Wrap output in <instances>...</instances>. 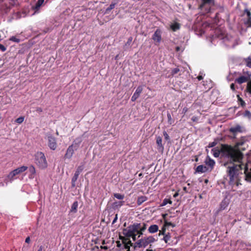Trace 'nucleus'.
Masks as SVG:
<instances>
[{
    "label": "nucleus",
    "mask_w": 251,
    "mask_h": 251,
    "mask_svg": "<svg viewBox=\"0 0 251 251\" xmlns=\"http://www.w3.org/2000/svg\"><path fill=\"white\" fill-rule=\"evenodd\" d=\"M222 151L225 157L228 159L224 163L226 167V173L228 177V183L231 186L241 185L240 180L243 175L242 170H244L245 179L251 182V163L244 165L241 162L243 154L239 150L230 146L225 145Z\"/></svg>",
    "instance_id": "nucleus-1"
},
{
    "label": "nucleus",
    "mask_w": 251,
    "mask_h": 251,
    "mask_svg": "<svg viewBox=\"0 0 251 251\" xmlns=\"http://www.w3.org/2000/svg\"><path fill=\"white\" fill-rule=\"evenodd\" d=\"M35 163L40 169H45L48 167V163L44 153L37 152L35 154Z\"/></svg>",
    "instance_id": "nucleus-2"
},
{
    "label": "nucleus",
    "mask_w": 251,
    "mask_h": 251,
    "mask_svg": "<svg viewBox=\"0 0 251 251\" xmlns=\"http://www.w3.org/2000/svg\"><path fill=\"white\" fill-rule=\"evenodd\" d=\"M156 239L152 236L143 238L136 242L134 246V248H145L149 245L156 241Z\"/></svg>",
    "instance_id": "nucleus-3"
},
{
    "label": "nucleus",
    "mask_w": 251,
    "mask_h": 251,
    "mask_svg": "<svg viewBox=\"0 0 251 251\" xmlns=\"http://www.w3.org/2000/svg\"><path fill=\"white\" fill-rule=\"evenodd\" d=\"M140 227V223H134L124 229L123 234L127 237H131L132 236H134V234L138 231Z\"/></svg>",
    "instance_id": "nucleus-4"
},
{
    "label": "nucleus",
    "mask_w": 251,
    "mask_h": 251,
    "mask_svg": "<svg viewBox=\"0 0 251 251\" xmlns=\"http://www.w3.org/2000/svg\"><path fill=\"white\" fill-rule=\"evenodd\" d=\"M251 72L248 71H245V70H243V75L236 78L235 80V82L239 84H241L243 83H245L247 82L249 83V82L251 81ZM248 84V83H247V84Z\"/></svg>",
    "instance_id": "nucleus-5"
},
{
    "label": "nucleus",
    "mask_w": 251,
    "mask_h": 251,
    "mask_svg": "<svg viewBox=\"0 0 251 251\" xmlns=\"http://www.w3.org/2000/svg\"><path fill=\"white\" fill-rule=\"evenodd\" d=\"M48 146L52 150H55L57 148V143L55 137L52 135H49L48 137Z\"/></svg>",
    "instance_id": "nucleus-6"
},
{
    "label": "nucleus",
    "mask_w": 251,
    "mask_h": 251,
    "mask_svg": "<svg viewBox=\"0 0 251 251\" xmlns=\"http://www.w3.org/2000/svg\"><path fill=\"white\" fill-rule=\"evenodd\" d=\"M245 130L244 127L239 125H237L229 129V131L232 133L234 135H236L237 133H242Z\"/></svg>",
    "instance_id": "nucleus-7"
},
{
    "label": "nucleus",
    "mask_w": 251,
    "mask_h": 251,
    "mask_svg": "<svg viewBox=\"0 0 251 251\" xmlns=\"http://www.w3.org/2000/svg\"><path fill=\"white\" fill-rule=\"evenodd\" d=\"M117 243L118 247L122 246L125 250V251H130V247L132 245V243L128 239H125L122 244L120 243L119 241Z\"/></svg>",
    "instance_id": "nucleus-8"
},
{
    "label": "nucleus",
    "mask_w": 251,
    "mask_h": 251,
    "mask_svg": "<svg viewBox=\"0 0 251 251\" xmlns=\"http://www.w3.org/2000/svg\"><path fill=\"white\" fill-rule=\"evenodd\" d=\"M204 163L209 168V172L211 171L213 169L215 165V161L211 159L209 156H207L206 157L204 160Z\"/></svg>",
    "instance_id": "nucleus-9"
},
{
    "label": "nucleus",
    "mask_w": 251,
    "mask_h": 251,
    "mask_svg": "<svg viewBox=\"0 0 251 251\" xmlns=\"http://www.w3.org/2000/svg\"><path fill=\"white\" fill-rule=\"evenodd\" d=\"M161 34L162 31L159 28L157 29L152 35V40L155 42L160 43L161 41Z\"/></svg>",
    "instance_id": "nucleus-10"
},
{
    "label": "nucleus",
    "mask_w": 251,
    "mask_h": 251,
    "mask_svg": "<svg viewBox=\"0 0 251 251\" xmlns=\"http://www.w3.org/2000/svg\"><path fill=\"white\" fill-rule=\"evenodd\" d=\"M82 141V138L78 137L76 138L73 142V144L70 146L74 150L76 151L79 147L80 144Z\"/></svg>",
    "instance_id": "nucleus-11"
},
{
    "label": "nucleus",
    "mask_w": 251,
    "mask_h": 251,
    "mask_svg": "<svg viewBox=\"0 0 251 251\" xmlns=\"http://www.w3.org/2000/svg\"><path fill=\"white\" fill-rule=\"evenodd\" d=\"M75 151V150L72 148L70 146H69V147L67 149L66 152L65 154L64 157L65 158L70 159L73 155Z\"/></svg>",
    "instance_id": "nucleus-12"
},
{
    "label": "nucleus",
    "mask_w": 251,
    "mask_h": 251,
    "mask_svg": "<svg viewBox=\"0 0 251 251\" xmlns=\"http://www.w3.org/2000/svg\"><path fill=\"white\" fill-rule=\"evenodd\" d=\"M208 171H209V168L203 165H199L196 169V173H204Z\"/></svg>",
    "instance_id": "nucleus-13"
},
{
    "label": "nucleus",
    "mask_w": 251,
    "mask_h": 251,
    "mask_svg": "<svg viewBox=\"0 0 251 251\" xmlns=\"http://www.w3.org/2000/svg\"><path fill=\"white\" fill-rule=\"evenodd\" d=\"M162 138L160 136H158L156 138V144L157 145V149L159 151H163L164 150V147L162 145Z\"/></svg>",
    "instance_id": "nucleus-14"
},
{
    "label": "nucleus",
    "mask_w": 251,
    "mask_h": 251,
    "mask_svg": "<svg viewBox=\"0 0 251 251\" xmlns=\"http://www.w3.org/2000/svg\"><path fill=\"white\" fill-rule=\"evenodd\" d=\"M124 203L125 201H115L112 204V208L114 209H119L124 204Z\"/></svg>",
    "instance_id": "nucleus-15"
},
{
    "label": "nucleus",
    "mask_w": 251,
    "mask_h": 251,
    "mask_svg": "<svg viewBox=\"0 0 251 251\" xmlns=\"http://www.w3.org/2000/svg\"><path fill=\"white\" fill-rule=\"evenodd\" d=\"M29 172L30 173L29 178L31 179L34 178L36 174V170L33 165H31L29 167Z\"/></svg>",
    "instance_id": "nucleus-16"
},
{
    "label": "nucleus",
    "mask_w": 251,
    "mask_h": 251,
    "mask_svg": "<svg viewBox=\"0 0 251 251\" xmlns=\"http://www.w3.org/2000/svg\"><path fill=\"white\" fill-rule=\"evenodd\" d=\"M158 230V226L156 225H151L148 229V231L150 233H154Z\"/></svg>",
    "instance_id": "nucleus-17"
},
{
    "label": "nucleus",
    "mask_w": 251,
    "mask_h": 251,
    "mask_svg": "<svg viewBox=\"0 0 251 251\" xmlns=\"http://www.w3.org/2000/svg\"><path fill=\"white\" fill-rule=\"evenodd\" d=\"M44 2V0H38L37 2L35 4V5L33 6V9L36 11H38L40 7L43 4Z\"/></svg>",
    "instance_id": "nucleus-18"
},
{
    "label": "nucleus",
    "mask_w": 251,
    "mask_h": 251,
    "mask_svg": "<svg viewBox=\"0 0 251 251\" xmlns=\"http://www.w3.org/2000/svg\"><path fill=\"white\" fill-rule=\"evenodd\" d=\"M20 174L17 169L11 172L8 175V177L9 179L12 180L14 178V176L16 175Z\"/></svg>",
    "instance_id": "nucleus-19"
},
{
    "label": "nucleus",
    "mask_w": 251,
    "mask_h": 251,
    "mask_svg": "<svg viewBox=\"0 0 251 251\" xmlns=\"http://www.w3.org/2000/svg\"><path fill=\"white\" fill-rule=\"evenodd\" d=\"M78 205V204L77 201H74L71 206L70 212L74 213H76L77 211Z\"/></svg>",
    "instance_id": "nucleus-20"
},
{
    "label": "nucleus",
    "mask_w": 251,
    "mask_h": 251,
    "mask_svg": "<svg viewBox=\"0 0 251 251\" xmlns=\"http://www.w3.org/2000/svg\"><path fill=\"white\" fill-rule=\"evenodd\" d=\"M170 27L173 31H176L177 30L179 29L180 25L178 23H175L171 25Z\"/></svg>",
    "instance_id": "nucleus-21"
},
{
    "label": "nucleus",
    "mask_w": 251,
    "mask_h": 251,
    "mask_svg": "<svg viewBox=\"0 0 251 251\" xmlns=\"http://www.w3.org/2000/svg\"><path fill=\"white\" fill-rule=\"evenodd\" d=\"M147 200V198L146 196H142L138 197L137 201V204L138 205H141L144 202L146 201Z\"/></svg>",
    "instance_id": "nucleus-22"
},
{
    "label": "nucleus",
    "mask_w": 251,
    "mask_h": 251,
    "mask_svg": "<svg viewBox=\"0 0 251 251\" xmlns=\"http://www.w3.org/2000/svg\"><path fill=\"white\" fill-rule=\"evenodd\" d=\"M180 71V70L178 68H175L172 70L171 73L170 75H169L167 77H171L175 75L176 74L178 73Z\"/></svg>",
    "instance_id": "nucleus-23"
},
{
    "label": "nucleus",
    "mask_w": 251,
    "mask_h": 251,
    "mask_svg": "<svg viewBox=\"0 0 251 251\" xmlns=\"http://www.w3.org/2000/svg\"><path fill=\"white\" fill-rule=\"evenodd\" d=\"M142 91H143V86H139L137 88L135 92H134V93L133 94L134 95H136L138 97H139L140 96L141 93H142Z\"/></svg>",
    "instance_id": "nucleus-24"
},
{
    "label": "nucleus",
    "mask_w": 251,
    "mask_h": 251,
    "mask_svg": "<svg viewBox=\"0 0 251 251\" xmlns=\"http://www.w3.org/2000/svg\"><path fill=\"white\" fill-rule=\"evenodd\" d=\"M116 4V3L115 2H112L111 3V4L109 5L108 7H107L104 12V14H108L109 13V12L113 9L114 8L115 5Z\"/></svg>",
    "instance_id": "nucleus-25"
},
{
    "label": "nucleus",
    "mask_w": 251,
    "mask_h": 251,
    "mask_svg": "<svg viewBox=\"0 0 251 251\" xmlns=\"http://www.w3.org/2000/svg\"><path fill=\"white\" fill-rule=\"evenodd\" d=\"M78 176H78L77 175L74 174V176L72 177V182H71V184H72V187L74 188L75 187V185H76L75 182L76 181V180L78 177Z\"/></svg>",
    "instance_id": "nucleus-26"
},
{
    "label": "nucleus",
    "mask_w": 251,
    "mask_h": 251,
    "mask_svg": "<svg viewBox=\"0 0 251 251\" xmlns=\"http://www.w3.org/2000/svg\"><path fill=\"white\" fill-rule=\"evenodd\" d=\"M164 237H163V240L165 241V242L166 243H168V242L170 240L171 238V235L169 233H168L167 234H165V235H164Z\"/></svg>",
    "instance_id": "nucleus-27"
},
{
    "label": "nucleus",
    "mask_w": 251,
    "mask_h": 251,
    "mask_svg": "<svg viewBox=\"0 0 251 251\" xmlns=\"http://www.w3.org/2000/svg\"><path fill=\"white\" fill-rule=\"evenodd\" d=\"M168 203L172 204V201L168 199H165L163 201L162 203L161 204V206H164L166 205H167Z\"/></svg>",
    "instance_id": "nucleus-28"
},
{
    "label": "nucleus",
    "mask_w": 251,
    "mask_h": 251,
    "mask_svg": "<svg viewBox=\"0 0 251 251\" xmlns=\"http://www.w3.org/2000/svg\"><path fill=\"white\" fill-rule=\"evenodd\" d=\"M114 197L118 200H122L125 198L124 195H122L119 193H114Z\"/></svg>",
    "instance_id": "nucleus-29"
},
{
    "label": "nucleus",
    "mask_w": 251,
    "mask_h": 251,
    "mask_svg": "<svg viewBox=\"0 0 251 251\" xmlns=\"http://www.w3.org/2000/svg\"><path fill=\"white\" fill-rule=\"evenodd\" d=\"M236 245L238 246L239 248H245L247 245L245 244L241 240H238L236 243Z\"/></svg>",
    "instance_id": "nucleus-30"
},
{
    "label": "nucleus",
    "mask_w": 251,
    "mask_h": 251,
    "mask_svg": "<svg viewBox=\"0 0 251 251\" xmlns=\"http://www.w3.org/2000/svg\"><path fill=\"white\" fill-rule=\"evenodd\" d=\"M19 174H21L25 171L27 169V167L26 166H22L17 168Z\"/></svg>",
    "instance_id": "nucleus-31"
},
{
    "label": "nucleus",
    "mask_w": 251,
    "mask_h": 251,
    "mask_svg": "<svg viewBox=\"0 0 251 251\" xmlns=\"http://www.w3.org/2000/svg\"><path fill=\"white\" fill-rule=\"evenodd\" d=\"M83 169V166H78L77 167L76 171L75 172V174L79 176L80 175V174L81 173V172L82 171Z\"/></svg>",
    "instance_id": "nucleus-32"
},
{
    "label": "nucleus",
    "mask_w": 251,
    "mask_h": 251,
    "mask_svg": "<svg viewBox=\"0 0 251 251\" xmlns=\"http://www.w3.org/2000/svg\"><path fill=\"white\" fill-rule=\"evenodd\" d=\"M132 41V37H129L128 38L127 41L125 44V47H130L131 46Z\"/></svg>",
    "instance_id": "nucleus-33"
},
{
    "label": "nucleus",
    "mask_w": 251,
    "mask_h": 251,
    "mask_svg": "<svg viewBox=\"0 0 251 251\" xmlns=\"http://www.w3.org/2000/svg\"><path fill=\"white\" fill-rule=\"evenodd\" d=\"M237 98H238V100L240 104L243 107L245 106L246 103H245V101L242 100V99L241 98H240L239 95H237Z\"/></svg>",
    "instance_id": "nucleus-34"
},
{
    "label": "nucleus",
    "mask_w": 251,
    "mask_h": 251,
    "mask_svg": "<svg viewBox=\"0 0 251 251\" xmlns=\"http://www.w3.org/2000/svg\"><path fill=\"white\" fill-rule=\"evenodd\" d=\"M246 65L248 67L251 68V56L249 57L245 60Z\"/></svg>",
    "instance_id": "nucleus-35"
},
{
    "label": "nucleus",
    "mask_w": 251,
    "mask_h": 251,
    "mask_svg": "<svg viewBox=\"0 0 251 251\" xmlns=\"http://www.w3.org/2000/svg\"><path fill=\"white\" fill-rule=\"evenodd\" d=\"M244 116L248 118L249 119L251 118V113L249 110H246L244 113Z\"/></svg>",
    "instance_id": "nucleus-36"
},
{
    "label": "nucleus",
    "mask_w": 251,
    "mask_h": 251,
    "mask_svg": "<svg viewBox=\"0 0 251 251\" xmlns=\"http://www.w3.org/2000/svg\"><path fill=\"white\" fill-rule=\"evenodd\" d=\"M24 117L21 116L16 120V122L19 124H22L24 122Z\"/></svg>",
    "instance_id": "nucleus-37"
},
{
    "label": "nucleus",
    "mask_w": 251,
    "mask_h": 251,
    "mask_svg": "<svg viewBox=\"0 0 251 251\" xmlns=\"http://www.w3.org/2000/svg\"><path fill=\"white\" fill-rule=\"evenodd\" d=\"M9 40L11 41H13L16 43H19L20 41V40L15 36H12L9 38Z\"/></svg>",
    "instance_id": "nucleus-38"
},
{
    "label": "nucleus",
    "mask_w": 251,
    "mask_h": 251,
    "mask_svg": "<svg viewBox=\"0 0 251 251\" xmlns=\"http://www.w3.org/2000/svg\"><path fill=\"white\" fill-rule=\"evenodd\" d=\"M212 151H214L213 152V155L215 157H219V156L220 155V151H219V150H214V149H212Z\"/></svg>",
    "instance_id": "nucleus-39"
},
{
    "label": "nucleus",
    "mask_w": 251,
    "mask_h": 251,
    "mask_svg": "<svg viewBox=\"0 0 251 251\" xmlns=\"http://www.w3.org/2000/svg\"><path fill=\"white\" fill-rule=\"evenodd\" d=\"M167 118H168V123L170 125H171L173 123V122H172V117H171V115L170 113H167Z\"/></svg>",
    "instance_id": "nucleus-40"
},
{
    "label": "nucleus",
    "mask_w": 251,
    "mask_h": 251,
    "mask_svg": "<svg viewBox=\"0 0 251 251\" xmlns=\"http://www.w3.org/2000/svg\"><path fill=\"white\" fill-rule=\"evenodd\" d=\"M247 90L251 94V81L248 83V86H247Z\"/></svg>",
    "instance_id": "nucleus-41"
},
{
    "label": "nucleus",
    "mask_w": 251,
    "mask_h": 251,
    "mask_svg": "<svg viewBox=\"0 0 251 251\" xmlns=\"http://www.w3.org/2000/svg\"><path fill=\"white\" fill-rule=\"evenodd\" d=\"M140 231L141 232H143L144 231V230L146 229V224H143V226H141V225H140V227L139 228Z\"/></svg>",
    "instance_id": "nucleus-42"
},
{
    "label": "nucleus",
    "mask_w": 251,
    "mask_h": 251,
    "mask_svg": "<svg viewBox=\"0 0 251 251\" xmlns=\"http://www.w3.org/2000/svg\"><path fill=\"white\" fill-rule=\"evenodd\" d=\"M217 142L216 141L210 142L209 143L208 147V148H212V147L215 146L217 145Z\"/></svg>",
    "instance_id": "nucleus-43"
},
{
    "label": "nucleus",
    "mask_w": 251,
    "mask_h": 251,
    "mask_svg": "<svg viewBox=\"0 0 251 251\" xmlns=\"http://www.w3.org/2000/svg\"><path fill=\"white\" fill-rule=\"evenodd\" d=\"M203 3L201 5V7L203 6L204 4L211 3L213 0H201Z\"/></svg>",
    "instance_id": "nucleus-44"
},
{
    "label": "nucleus",
    "mask_w": 251,
    "mask_h": 251,
    "mask_svg": "<svg viewBox=\"0 0 251 251\" xmlns=\"http://www.w3.org/2000/svg\"><path fill=\"white\" fill-rule=\"evenodd\" d=\"M163 133V135L164 136L165 140H170L169 136L166 131H164Z\"/></svg>",
    "instance_id": "nucleus-45"
},
{
    "label": "nucleus",
    "mask_w": 251,
    "mask_h": 251,
    "mask_svg": "<svg viewBox=\"0 0 251 251\" xmlns=\"http://www.w3.org/2000/svg\"><path fill=\"white\" fill-rule=\"evenodd\" d=\"M169 226L174 227L175 226V225L171 222H168L167 221H165L164 226Z\"/></svg>",
    "instance_id": "nucleus-46"
},
{
    "label": "nucleus",
    "mask_w": 251,
    "mask_h": 251,
    "mask_svg": "<svg viewBox=\"0 0 251 251\" xmlns=\"http://www.w3.org/2000/svg\"><path fill=\"white\" fill-rule=\"evenodd\" d=\"M0 50L2 51H5L6 50V48L3 45L0 44Z\"/></svg>",
    "instance_id": "nucleus-47"
},
{
    "label": "nucleus",
    "mask_w": 251,
    "mask_h": 251,
    "mask_svg": "<svg viewBox=\"0 0 251 251\" xmlns=\"http://www.w3.org/2000/svg\"><path fill=\"white\" fill-rule=\"evenodd\" d=\"M139 97H138L137 96H136V95H134V94L133 95V96H132L131 97V100L132 101H135L137 99V98H138Z\"/></svg>",
    "instance_id": "nucleus-48"
},
{
    "label": "nucleus",
    "mask_w": 251,
    "mask_h": 251,
    "mask_svg": "<svg viewBox=\"0 0 251 251\" xmlns=\"http://www.w3.org/2000/svg\"><path fill=\"white\" fill-rule=\"evenodd\" d=\"M246 12L247 13L248 18H249V19H251V13L248 10H246Z\"/></svg>",
    "instance_id": "nucleus-49"
},
{
    "label": "nucleus",
    "mask_w": 251,
    "mask_h": 251,
    "mask_svg": "<svg viewBox=\"0 0 251 251\" xmlns=\"http://www.w3.org/2000/svg\"><path fill=\"white\" fill-rule=\"evenodd\" d=\"M166 231V228L165 227H163L162 229V230L161 231H160V233L159 234H162V235H165V232Z\"/></svg>",
    "instance_id": "nucleus-50"
},
{
    "label": "nucleus",
    "mask_w": 251,
    "mask_h": 251,
    "mask_svg": "<svg viewBox=\"0 0 251 251\" xmlns=\"http://www.w3.org/2000/svg\"><path fill=\"white\" fill-rule=\"evenodd\" d=\"M117 219H118V215H117V214H116V215H115V218H114V219H113V221H112V224H115V223L117 222Z\"/></svg>",
    "instance_id": "nucleus-51"
},
{
    "label": "nucleus",
    "mask_w": 251,
    "mask_h": 251,
    "mask_svg": "<svg viewBox=\"0 0 251 251\" xmlns=\"http://www.w3.org/2000/svg\"><path fill=\"white\" fill-rule=\"evenodd\" d=\"M191 120L193 122H197L198 121V118L196 116H193Z\"/></svg>",
    "instance_id": "nucleus-52"
},
{
    "label": "nucleus",
    "mask_w": 251,
    "mask_h": 251,
    "mask_svg": "<svg viewBox=\"0 0 251 251\" xmlns=\"http://www.w3.org/2000/svg\"><path fill=\"white\" fill-rule=\"evenodd\" d=\"M36 111L38 113H41L43 112V109L41 107H37L36 109Z\"/></svg>",
    "instance_id": "nucleus-53"
},
{
    "label": "nucleus",
    "mask_w": 251,
    "mask_h": 251,
    "mask_svg": "<svg viewBox=\"0 0 251 251\" xmlns=\"http://www.w3.org/2000/svg\"><path fill=\"white\" fill-rule=\"evenodd\" d=\"M230 88L232 91L235 90V85H234V83L231 84Z\"/></svg>",
    "instance_id": "nucleus-54"
},
{
    "label": "nucleus",
    "mask_w": 251,
    "mask_h": 251,
    "mask_svg": "<svg viewBox=\"0 0 251 251\" xmlns=\"http://www.w3.org/2000/svg\"><path fill=\"white\" fill-rule=\"evenodd\" d=\"M136 233H137V234H139V237H140L141 235L143 234V232H141L140 231V229H139L138 231L136 232Z\"/></svg>",
    "instance_id": "nucleus-55"
},
{
    "label": "nucleus",
    "mask_w": 251,
    "mask_h": 251,
    "mask_svg": "<svg viewBox=\"0 0 251 251\" xmlns=\"http://www.w3.org/2000/svg\"><path fill=\"white\" fill-rule=\"evenodd\" d=\"M30 239L29 237H27L26 238L25 242L27 243H28L30 242Z\"/></svg>",
    "instance_id": "nucleus-56"
},
{
    "label": "nucleus",
    "mask_w": 251,
    "mask_h": 251,
    "mask_svg": "<svg viewBox=\"0 0 251 251\" xmlns=\"http://www.w3.org/2000/svg\"><path fill=\"white\" fill-rule=\"evenodd\" d=\"M197 78L199 80H201L203 79V77L201 76V75H199L198 77H197Z\"/></svg>",
    "instance_id": "nucleus-57"
},
{
    "label": "nucleus",
    "mask_w": 251,
    "mask_h": 251,
    "mask_svg": "<svg viewBox=\"0 0 251 251\" xmlns=\"http://www.w3.org/2000/svg\"><path fill=\"white\" fill-rule=\"evenodd\" d=\"M136 235H137V234H136V233H134V236H132L131 237H132V239H133V241H135V240H136Z\"/></svg>",
    "instance_id": "nucleus-58"
},
{
    "label": "nucleus",
    "mask_w": 251,
    "mask_h": 251,
    "mask_svg": "<svg viewBox=\"0 0 251 251\" xmlns=\"http://www.w3.org/2000/svg\"><path fill=\"white\" fill-rule=\"evenodd\" d=\"M44 247L42 246H40L37 251H43Z\"/></svg>",
    "instance_id": "nucleus-59"
},
{
    "label": "nucleus",
    "mask_w": 251,
    "mask_h": 251,
    "mask_svg": "<svg viewBox=\"0 0 251 251\" xmlns=\"http://www.w3.org/2000/svg\"><path fill=\"white\" fill-rule=\"evenodd\" d=\"M179 194H178V192H176L174 195V198H176L178 196Z\"/></svg>",
    "instance_id": "nucleus-60"
},
{
    "label": "nucleus",
    "mask_w": 251,
    "mask_h": 251,
    "mask_svg": "<svg viewBox=\"0 0 251 251\" xmlns=\"http://www.w3.org/2000/svg\"><path fill=\"white\" fill-rule=\"evenodd\" d=\"M176 51H178L180 50V47L177 46L176 48Z\"/></svg>",
    "instance_id": "nucleus-61"
},
{
    "label": "nucleus",
    "mask_w": 251,
    "mask_h": 251,
    "mask_svg": "<svg viewBox=\"0 0 251 251\" xmlns=\"http://www.w3.org/2000/svg\"><path fill=\"white\" fill-rule=\"evenodd\" d=\"M247 23H250L251 24V19H249V18H248V21H247Z\"/></svg>",
    "instance_id": "nucleus-62"
},
{
    "label": "nucleus",
    "mask_w": 251,
    "mask_h": 251,
    "mask_svg": "<svg viewBox=\"0 0 251 251\" xmlns=\"http://www.w3.org/2000/svg\"><path fill=\"white\" fill-rule=\"evenodd\" d=\"M183 190L186 191V192H187V191H186L187 190V188L186 187H183Z\"/></svg>",
    "instance_id": "nucleus-63"
},
{
    "label": "nucleus",
    "mask_w": 251,
    "mask_h": 251,
    "mask_svg": "<svg viewBox=\"0 0 251 251\" xmlns=\"http://www.w3.org/2000/svg\"><path fill=\"white\" fill-rule=\"evenodd\" d=\"M147 251H152V249H147Z\"/></svg>",
    "instance_id": "nucleus-64"
}]
</instances>
